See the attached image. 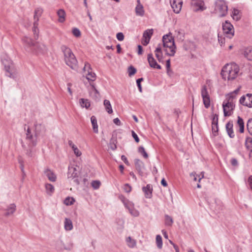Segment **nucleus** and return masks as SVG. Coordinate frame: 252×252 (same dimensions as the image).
<instances>
[{"label":"nucleus","mask_w":252,"mask_h":252,"mask_svg":"<svg viewBox=\"0 0 252 252\" xmlns=\"http://www.w3.org/2000/svg\"><path fill=\"white\" fill-rule=\"evenodd\" d=\"M237 124L239 126V131L240 133H243L244 131V123L242 118L240 116L238 117Z\"/></svg>","instance_id":"nucleus-32"},{"label":"nucleus","mask_w":252,"mask_h":252,"mask_svg":"<svg viewBox=\"0 0 252 252\" xmlns=\"http://www.w3.org/2000/svg\"><path fill=\"white\" fill-rule=\"evenodd\" d=\"M136 72V69L133 66L130 65L128 68V75L129 76H131L133 75L134 74H135Z\"/></svg>","instance_id":"nucleus-43"},{"label":"nucleus","mask_w":252,"mask_h":252,"mask_svg":"<svg viewBox=\"0 0 252 252\" xmlns=\"http://www.w3.org/2000/svg\"><path fill=\"white\" fill-rule=\"evenodd\" d=\"M143 80V78H140L136 80V83L140 92H142V87L141 82Z\"/></svg>","instance_id":"nucleus-50"},{"label":"nucleus","mask_w":252,"mask_h":252,"mask_svg":"<svg viewBox=\"0 0 252 252\" xmlns=\"http://www.w3.org/2000/svg\"><path fill=\"white\" fill-rule=\"evenodd\" d=\"M170 2L173 11L179 13L182 7V0H170Z\"/></svg>","instance_id":"nucleus-12"},{"label":"nucleus","mask_w":252,"mask_h":252,"mask_svg":"<svg viewBox=\"0 0 252 252\" xmlns=\"http://www.w3.org/2000/svg\"><path fill=\"white\" fill-rule=\"evenodd\" d=\"M123 189L127 193H129L131 190V187L128 184H126L123 187Z\"/></svg>","instance_id":"nucleus-48"},{"label":"nucleus","mask_w":252,"mask_h":252,"mask_svg":"<svg viewBox=\"0 0 252 252\" xmlns=\"http://www.w3.org/2000/svg\"><path fill=\"white\" fill-rule=\"evenodd\" d=\"M226 95L232 99L234 101H236L237 95H235L234 94L230 93L229 94H226Z\"/></svg>","instance_id":"nucleus-58"},{"label":"nucleus","mask_w":252,"mask_h":252,"mask_svg":"<svg viewBox=\"0 0 252 252\" xmlns=\"http://www.w3.org/2000/svg\"><path fill=\"white\" fill-rule=\"evenodd\" d=\"M134 163L135 168L138 173L140 176H143V169L144 168V163L139 159H135L134 160Z\"/></svg>","instance_id":"nucleus-14"},{"label":"nucleus","mask_w":252,"mask_h":252,"mask_svg":"<svg viewBox=\"0 0 252 252\" xmlns=\"http://www.w3.org/2000/svg\"><path fill=\"white\" fill-rule=\"evenodd\" d=\"M45 189L47 193L49 195H51L55 190L54 186L50 184H46Z\"/></svg>","instance_id":"nucleus-33"},{"label":"nucleus","mask_w":252,"mask_h":252,"mask_svg":"<svg viewBox=\"0 0 252 252\" xmlns=\"http://www.w3.org/2000/svg\"><path fill=\"white\" fill-rule=\"evenodd\" d=\"M166 67L167 73L168 75H170V74H169V70H170V59L166 61Z\"/></svg>","instance_id":"nucleus-54"},{"label":"nucleus","mask_w":252,"mask_h":252,"mask_svg":"<svg viewBox=\"0 0 252 252\" xmlns=\"http://www.w3.org/2000/svg\"><path fill=\"white\" fill-rule=\"evenodd\" d=\"M113 122L115 124H116L117 126H120L121 125V122L118 118H115L113 120Z\"/></svg>","instance_id":"nucleus-63"},{"label":"nucleus","mask_w":252,"mask_h":252,"mask_svg":"<svg viewBox=\"0 0 252 252\" xmlns=\"http://www.w3.org/2000/svg\"><path fill=\"white\" fill-rule=\"evenodd\" d=\"M239 102L241 104L245 106V103L246 102V95L242 96L240 98V99L239 100Z\"/></svg>","instance_id":"nucleus-56"},{"label":"nucleus","mask_w":252,"mask_h":252,"mask_svg":"<svg viewBox=\"0 0 252 252\" xmlns=\"http://www.w3.org/2000/svg\"><path fill=\"white\" fill-rule=\"evenodd\" d=\"M16 206L14 203L10 204L7 208L6 209V212L4 214V216L8 217L13 215V214L16 211Z\"/></svg>","instance_id":"nucleus-19"},{"label":"nucleus","mask_w":252,"mask_h":252,"mask_svg":"<svg viewBox=\"0 0 252 252\" xmlns=\"http://www.w3.org/2000/svg\"><path fill=\"white\" fill-rule=\"evenodd\" d=\"M19 162L20 163V168L21 169V171H22L23 173L24 174V163L22 159H19Z\"/></svg>","instance_id":"nucleus-59"},{"label":"nucleus","mask_w":252,"mask_h":252,"mask_svg":"<svg viewBox=\"0 0 252 252\" xmlns=\"http://www.w3.org/2000/svg\"><path fill=\"white\" fill-rule=\"evenodd\" d=\"M248 182L249 183V184L251 188L252 189V176H251L249 177Z\"/></svg>","instance_id":"nucleus-64"},{"label":"nucleus","mask_w":252,"mask_h":252,"mask_svg":"<svg viewBox=\"0 0 252 252\" xmlns=\"http://www.w3.org/2000/svg\"><path fill=\"white\" fill-rule=\"evenodd\" d=\"M245 106L249 107H252V94H246V102Z\"/></svg>","instance_id":"nucleus-36"},{"label":"nucleus","mask_w":252,"mask_h":252,"mask_svg":"<svg viewBox=\"0 0 252 252\" xmlns=\"http://www.w3.org/2000/svg\"><path fill=\"white\" fill-rule=\"evenodd\" d=\"M131 133H132V136L133 138L134 139L135 142L136 143H138L139 142V138L138 135L133 130L132 131Z\"/></svg>","instance_id":"nucleus-55"},{"label":"nucleus","mask_w":252,"mask_h":252,"mask_svg":"<svg viewBox=\"0 0 252 252\" xmlns=\"http://www.w3.org/2000/svg\"><path fill=\"white\" fill-rule=\"evenodd\" d=\"M201 94L205 107L209 108L210 106V98L206 86L204 85L202 87Z\"/></svg>","instance_id":"nucleus-9"},{"label":"nucleus","mask_w":252,"mask_h":252,"mask_svg":"<svg viewBox=\"0 0 252 252\" xmlns=\"http://www.w3.org/2000/svg\"><path fill=\"white\" fill-rule=\"evenodd\" d=\"M25 49L28 52L35 54L42 53L46 51L45 45L39 42H34L30 37L25 36L22 38Z\"/></svg>","instance_id":"nucleus-2"},{"label":"nucleus","mask_w":252,"mask_h":252,"mask_svg":"<svg viewBox=\"0 0 252 252\" xmlns=\"http://www.w3.org/2000/svg\"><path fill=\"white\" fill-rule=\"evenodd\" d=\"M121 159L126 165H129L128 161L127 160V158L125 156L122 155L121 156Z\"/></svg>","instance_id":"nucleus-62"},{"label":"nucleus","mask_w":252,"mask_h":252,"mask_svg":"<svg viewBox=\"0 0 252 252\" xmlns=\"http://www.w3.org/2000/svg\"><path fill=\"white\" fill-rule=\"evenodd\" d=\"M153 34V29H148L146 30L143 34V38L149 39L150 40L152 35Z\"/></svg>","instance_id":"nucleus-35"},{"label":"nucleus","mask_w":252,"mask_h":252,"mask_svg":"<svg viewBox=\"0 0 252 252\" xmlns=\"http://www.w3.org/2000/svg\"><path fill=\"white\" fill-rule=\"evenodd\" d=\"M1 62L6 72V75L10 78H14L15 74L14 72V67L10 59L7 56H5L2 58Z\"/></svg>","instance_id":"nucleus-6"},{"label":"nucleus","mask_w":252,"mask_h":252,"mask_svg":"<svg viewBox=\"0 0 252 252\" xmlns=\"http://www.w3.org/2000/svg\"><path fill=\"white\" fill-rule=\"evenodd\" d=\"M72 33L76 37H79L81 35V32L77 28H74L72 30Z\"/></svg>","instance_id":"nucleus-49"},{"label":"nucleus","mask_w":252,"mask_h":252,"mask_svg":"<svg viewBox=\"0 0 252 252\" xmlns=\"http://www.w3.org/2000/svg\"><path fill=\"white\" fill-rule=\"evenodd\" d=\"M44 173L45 175L48 178L49 180H50L51 182L56 181L57 179L56 175L51 169H50L48 168H47L45 169Z\"/></svg>","instance_id":"nucleus-16"},{"label":"nucleus","mask_w":252,"mask_h":252,"mask_svg":"<svg viewBox=\"0 0 252 252\" xmlns=\"http://www.w3.org/2000/svg\"><path fill=\"white\" fill-rule=\"evenodd\" d=\"M173 222V220L172 218L170 216H169L167 215H166L165 216V225H168V226H171Z\"/></svg>","instance_id":"nucleus-39"},{"label":"nucleus","mask_w":252,"mask_h":252,"mask_svg":"<svg viewBox=\"0 0 252 252\" xmlns=\"http://www.w3.org/2000/svg\"><path fill=\"white\" fill-rule=\"evenodd\" d=\"M63 245V243L62 241H59L57 242L56 244V248L58 250H63L62 246Z\"/></svg>","instance_id":"nucleus-52"},{"label":"nucleus","mask_w":252,"mask_h":252,"mask_svg":"<svg viewBox=\"0 0 252 252\" xmlns=\"http://www.w3.org/2000/svg\"><path fill=\"white\" fill-rule=\"evenodd\" d=\"M243 54L249 60L252 61V46H249L244 49Z\"/></svg>","instance_id":"nucleus-21"},{"label":"nucleus","mask_w":252,"mask_h":252,"mask_svg":"<svg viewBox=\"0 0 252 252\" xmlns=\"http://www.w3.org/2000/svg\"><path fill=\"white\" fill-rule=\"evenodd\" d=\"M137 4L135 7V13L137 16H143L144 15V10L143 5L140 0H137Z\"/></svg>","instance_id":"nucleus-18"},{"label":"nucleus","mask_w":252,"mask_h":252,"mask_svg":"<svg viewBox=\"0 0 252 252\" xmlns=\"http://www.w3.org/2000/svg\"><path fill=\"white\" fill-rule=\"evenodd\" d=\"M104 105L105 106V108L106 111L109 114H111L113 112V110L112 109V106L109 100L105 99L103 102Z\"/></svg>","instance_id":"nucleus-29"},{"label":"nucleus","mask_w":252,"mask_h":252,"mask_svg":"<svg viewBox=\"0 0 252 252\" xmlns=\"http://www.w3.org/2000/svg\"><path fill=\"white\" fill-rule=\"evenodd\" d=\"M57 14L59 16V22L60 23L63 22L65 21V11L63 9H60L58 11Z\"/></svg>","instance_id":"nucleus-25"},{"label":"nucleus","mask_w":252,"mask_h":252,"mask_svg":"<svg viewBox=\"0 0 252 252\" xmlns=\"http://www.w3.org/2000/svg\"><path fill=\"white\" fill-rule=\"evenodd\" d=\"M219 116L218 114H215L213 115V118L212 120V124L214 125V126H217L218 125V118Z\"/></svg>","instance_id":"nucleus-44"},{"label":"nucleus","mask_w":252,"mask_h":252,"mask_svg":"<svg viewBox=\"0 0 252 252\" xmlns=\"http://www.w3.org/2000/svg\"><path fill=\"white\" fill-rule=\"evenodd\" d=\"M222 30L224 33L226 35V36L231 38L234 35V29L232 25L226 21L224 23L222 24Z\"/></svg>","instance_id":"nucleus-8"},{"label":"nucleus","mask_w":252,"mask_h":252,"mask_svg":"<svg viewBox=\"0 0 252 252\" xmlns=\"http://www.w3.org/2000/svg\"><path fill=\"white\" fill-rule=\"evenodd\" d=\"M247 129L250 135L252 136V118L250 119L247 124Z\"/></svg>","instance_id":"nucleus-40"},{"label":"nucleus","mask_w":252,"mask_h":252,"mask_svg":"<svg viewBox=\"0 0 252 252\" xmlns=\"http://www.w3.org/2000/svg\"><path fill=\"white\" fill-rule=\"evenodd\" d=\"M162 42L164 51L169 56H174L176 53V46L174 40L170 33L164 35L162 37Z\"/></svg>","instance_id":"nucleus-5"},{"label":"nucleus","mask_w":252,"mask_h":252,"mask_svg":"<svg viewBox=\"0 0 252 252\" xmlns=\"http://www.w3.org/2000/svg\"><path fill=\"white\" fill-rule=\"evenodd\" d=\"M75 202V200L72 197H67L64 200V203L66 205H71Z\"/></svg>","instance_id":"nucleus-42"},{"label":"nucleus","mask_w":252,"mask_h":252,"mask_svg":"<svg viewBox=\"0 0 252 252\" xmlns=\"http://www.w3.org/2000/svg\"><path fill=\"white\" fill-rule=\"evenodd\" d=\"M83 69L84 71H87L88 72V70L91 71L92 69L91 68V65L89 63H86L85 64V66L83 68Z\"/></svg>","instance_id":"nucleus-57"},{"label":"nucleus","mask_w":252,"mask_h":252,"mask_svg":"<svg viewBox=\"0 0 252 252\" xmlns=\"http://www.w3.org/2000/svg\"><path fill=\"white\" fill-rule=\"evenodd\" d=\"M72 221L69 219L65 218L64 220V229L67 231H69L72 230Z\"/></svg>","instance_id":"nucleus-26"},{"label":"nucleus","mask_w":252,"mask_h":252,"mask_svg":"<svg viewBox=\"0 0 252 252\" xmlns=\"http://www.w3.org/2000/svg\"><path fill=\"white\" fill-rule=\"evenodd\" d=\"M129 213L133 217H136L139 215V212L138 210L134 209V207L129 211Z\"/></svg>","instance_id":"nucleus-45"},{"label":"nucleus","mask_w":252,"mask_h":252,"mask_svg":"<svg viewBox=\"0 0 252 252\" xmlns=\"http://www.w3.org/2000/svg\"><path fill=\"white\" fill-rule=\"evenodd\" d=\"M91 121L94 132L98 133V126L96 117L94 116H92L91 118Z\"/></svg>","instance_id":"nucleus-24"},{"label":"nucleus","mask_w":252,"mask_h":252,"mask_svg":"<svg viewBox=\"0 0 252 252\" xmlns=\"http://www.w3.org/2000/svg\"><path fill=\"white\" fill-rule=\"evenodd\" d=\"M100 182L99 181H93L92 182V186L94 189H97L99 188Z\"/></svg>","instance_id":"nucleus-47"},{"label":"nucleus","mask_w":252,"mask_h":252,"mask_svg":"<svg viewBox=\"0 0 252 252\" xmlns=\"http://www.w3.org/2000/svg\"><path fill=\"white\" fill-rule=\"evenodd\" d=\"M116 37L119 41H123L124 39V35L122 32H118L116 35Z\"/></svg>","instance_id":"nucleus-53"},{"label":"nucleus","mask_w":252,"mask_h":252,"mask_svg":"<svg viewBox=\"0 0 252 252\" xmlns=\"http://www.w3.org/2000/svg\"><path fill=\"white\" fill-rule=\"evenodd\" d=\"M79 102L81 107L86 109L89 108L90 106V102L88 99L81 98L79 100Z\"/></svg>","instance_id":"nucleus-31"},{"label":"nucleus","mask_w":252,"mask_h":252,"mask_svg":"<svg viewBox=\"0 0 252 252\" xmlns=\"http://www.w3.org/2000/svg\"><path fill=\"white\" fill-rule=\"evenodd\" d=\"M231 163L232 165H233L234 166H236L238 164V161L236 158L231 159Z\"/></svg>","instance_id":"nucleus-60"},{"label":"nucleus","mask_w":252,"mask_h":252,"mask_svg":"<svg viewBox=\"0 0 252 252\" xmlns=\"http://www.w3.org/2000/svg\"><path fill=\"white\" fill-rule=\"evenodd\" d=\"M227 6L223 0H217L216 2V10L220 17H224L227 13Z\"/></svg>","instance_id":"nucleus-7"},{"label":"nucleus","mask_w":252,"mask_h":252,"mask_svg":"<svg viewBox=\"0 0 252 252\" xmlns=\"http://www.w3.org/2000/svg\"><path fill=\"white\" fill-rule=\"evenodd\" d=\"M61 50L63 53L66 64L72 69H76L77 61L71 50L65 45H62L61 46Z\"/></svg>","instance_id":"nucleus-4"},{"label":"nucleus","mask_w":252,"mask_h":252,"mask_svg":"<svg viewBox=\"0 0 252 252\" xmlns=\"http://www.w3.org/2000/svg\"><path fill=\"white\" fill-rule=\"evenodd\" d=\"M74 153L77 157H79L81 155L82 153L80 151V150L78 149V148H76L75 150H74Z\"/></svg>","instance_id":"nucleus-61"},{"label":"nucleus","mask_w":252,"mask_h":252,"mask_svg":"<svg viewBox=\"0 0 252 252\" xmlns=\"http://www.w3.org/2000/svg\"><path fill=\"white\" fill-rule=\"evenodd\" d=\"M116 143L117 139L113 136H112V138L110 141L109 148L113 151L117 149Z\"/></svg>","instance_id":"nucleus-34"},{"label":"nucleus","mask_w":252,"mask_h":252,"mask_svg":"<svg viewBox=\"0 0 252 252\" xmlns=\"http://www.w3.org/2000/svg\"><path fill=\"white\" fill-rule=\"evenodd\" d=\"M142 190L144 192L145 196L147 198H151L152 197L153 186L148 184L146 187L142 188Z\"/></svg>","instance_id":"nucleus-15"},{"label":"nucleus","mask_w":252,"mask_h":252,"mask_svg":"<svg viewBox=\"0 0 252 252\" xmlns=\"http://www.w3.org/2000/svg\"><path fill=\"white\" fill-rule=\"evenodd\" d=\"M148 61L151 67L160 69L161 66L158 64L156 60L154 58L153 54L150 53L148 55Z\"/></svg>","instance_id":"nucleus-13"},{"label":"nucleus","mask_w":252,"mask_h":252,"mask_svg":"<svg viewBox=\"0 0 252 252\" xmlns=\"http://www.w3.org/2000/svg\"><path fill=\"white\" fill-rule=\"evenodd\" d=\"M138 152L141 154L144 158H148V155L145 151V150L143 147L140 146L139 147Z\"/></svg>","instance_id":"nucleus-41"},{"label":"nucleus","mask_w":252,"mask_h":252,"mask_svg":"<svg viewBox=\"0 0 252 252\" xmlns=\"http://www.w3.org/2000/svg\"><path fill=\"white\" fill-rule=\"evenodd\" d=\"M77 175L78 171L76 168L73 166H69L67 173L68 178H74L77 176Z\"/></svg>","instance_id":"nucleus-17"},{"label":"nucleus","mask_w":252,"mask_h":252,"mask_svg":"<svg viewBox=\"0 0 252 252\" xmlns=\"http://www.w3.org/2000/svg\"><path fill=\"white\" fill-rule=\"evenodd\" d=\"M91 88L89 89L90 96L95 101H98L100 98V94L96 88L94 83H90Z\"/></svg>","instance_id":"nucleus-10"},{"label":"nucleus","mask_w":252,"mask_h":252,"mask_svg":"<svg viewBox=\"0 0 252 252\" xmlns=\"http://www.w3.org/2000/svg\"><path fill=\"white\" fill-rule=\"evenodd\" d=\"M223 111L225 117L230 116L233 114V111L235 107V105L225 104L223 101L222 103Z\"/></svg>","instance_id":"nucleus-11"},{"label":"nucleus","mask_w":252,"mask_h":252,"mask_svg":"<svg viewBox=\"0 0 252 252\" xmlns=\"http://www.w3.org/2000/svg\"><path fill=\"white\" fill-rule=\"evenodd\" d=\"M226 129L228 135L230 138L234 137V134L233 130V124L231 122H228L226 125Z\"/></svg>","instance_id":"nucleus-22"},{"label":"nucleus","mask_w":252,"mask_h":252,"mask_svg":"<svg viewBox=\"0 0 252 252\" xmlns=\"http://www.w3.org/2000/svg\"><path fill=\"white\" fill-rule=\"evenodd\" d=\"M156 243L158 249H160L162 247V240L160 235H158L156 236Z\"/></svg>","instance_id":"nucleus-38"},{"label":"nucleus","mask_w":252,"mask_h":252,"mask_svg":"<svg viewBox=\"0 0 252 252\" xmlns=\"http://www.w3.org/2000/svg\"><path fill=\"white\" fill-rule=\"evenodd\" d=\"M203 2L201 0H191V5L192 6L196 7L194 10H203Z\"/></svg>","instance_id":"nucleus-20"},{"label":"nucleus","mask_w":252,"mask_h":252,"mask_svg":"<svg viewBox=\"0 0 252 252\" xmlns=\"http://www.w3.org/2000/svg\"><path fill=\"white\" fill-rule=\"evenodd\" d=\"M42 12L43 10L41 8H37L36 9H35L34 14V21H35L36 20H38V21L39 20V18L41 16Z\"/></svg>","instance_id":"nucleus-37"},{"label":"nucleus","mask_w":252,"mask_h":252,"mask_svg":"<svg viewBox=\"0 0 252 252\" xmlns=\"http://www.w3.org/2000/svg\"><path fill=\"white\" fill-rule=\"evenodd\" d=\"M38 20L34 21L33 27L32 28V32L34 34V37L35 39H37L38 37V29L37 28Z\"/></svg>","instance_id":"nucleus-27"},{"label":"nucleus","mask_w":252,"mask_h":252,"mask_svg":"<svg viewBox=\"0 0 252 252\" xmlns=\"http://www.w3.org/2000/svg\"><path fill=\"white\" fill-rule=\"evenodd\" d=\"M239 68L235 63L227 64L223 67L221 72L222 78L228 80H233L238 76Z\"/></svg>","instance_id":"nucleus-3"},{"label":"nucleus","mask_w":252,"mask_h":252,"mask_svg":"<svg viewBox=\"0 0 252 252\" xmlns=\"http://www.w3.org/2000/svg\"><path fill=\"white\" fill-rule=\"evenodd\" d=\"M123 198H124V200H122V202L128 211L131 210V209L134 207V205L133 202L128 200L125 197H123Z\"/></svg>","instance_id":"nucleus-23"},{"label":"nucleus","mask_w":252,"mask_h":252,"mask_svg":"<svg viewBox=\"0 0 252 252\" xmlns=\"http://www.w3.org/2000/svg\"><path fill=\"white\" fill-rule=\"evenodd\" d=\"M156 57L159 62H163L162 53H156Z\"/></svg>","instance_id":"nucleus-51"},{"label":"nucleus","mask_w":252,"mask_h":252,"mask_svg":"<svg viewBox=\"0 0 252 252\" xmlns=\"http://www.w3.org/2000/svg\"><path fill=\"white\" fill-rule=\"evenodd\" d=\"M245 146L247 150L252 152V137H248L245 140Z\"/></svg>","instance_id":"nucleus-30"},{"label":"nucleus","mask_w":252,"mask_h":252,"mask_svg":"<svg viewBox=\"0 0 252 252\" xmlns=\"http://www.w3.org/2000/svg\"><path fill=\"white\" fill-rule=\"evenodd\" d=\"M86 78L90 82V83H94L93 82L96 79V75L94 73L92 72V71L88 70V74L86 76Z\"/></svg>","instance_id":"nucleus-28"},{"label":"nucleus","mask_w":252,"mask_h":252,"mask_svg":"<svg viewBox=\"0 0 252 252\" xmlns=\"http://www.w3.org/2000/svg\"><path fill=\"white\" fill-rule=\"evenodd\" d=\"M34 135H32L31 130L29 127L26 131V140L27 141L28 147L24 144H22L23 148L26 151V155L29 157L33 156L32 148L35 147L37 143V137L40 134H43L46 131L45 126L41 123L34 122Z\"/></svg>","instance_id":"nucleus-1"},{"label":"nucleus","mask_w":252,"mask_h":252,"mask_svg":"<svg viewBox=\"0 0 252 252\" xmlns=\"http://www.w3.org/2000/svg\"><path fill=\"white\" fill-rule=\"evenodd\" d=\"M224 101L225 102V104L235 105V103L236 101H234L232 99H231V98H230L226 95V98L224 100Z\"/></svg>","instance_id":"nucleus-46"}]
</instances>
